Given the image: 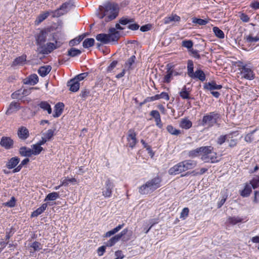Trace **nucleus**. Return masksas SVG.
I'll use <instances>...</instances> for the list:
<instances>
[{
  "mask_svg": "<svg viewBox=\"0 0 259 259\" xmlns=\"http://www.w3.org/2000/svg\"><path fill=\"white\" fill-rule=\"evenodd\" d=\"M128 232L127 228L123 229L119 234L115 235L111 238L107 242H106V246L111 247L116 243L123 236H124Z\"/></svg>",
  "mask_w": 259,
  "mask_h": 259,
  "instance_id": "9d476101",
  "label": "nucleus"
},
{
  "mask_svg": "<svg viewBox=\"0 0 259 259\" xmlns=\"http://www.w3.org/2000/svg\"><path fill=\"white\" fill-rule=\"evenodd\" d=\"M96 39L103 44H107L112 41L108 34L100 33L96 35Z\"/></svg>",
  "mask_w": 259,
  "mask_h": 259,
  "instance_id": "aec40b11",
  "label": "nucleus"
},
{
  "mask_svg": "<svg viewBox=\"0 0 259 259\" xmlns=\"http://www.w3.org/2000/svg\"><path fill=\"white\" fill-rule=\"evenodd\" d=\"M228 198V194L226 193L223 194L222 195V199L218 203V208H221L226 202L227 199Z\"/></svg>",
  "mask_w": 259,
  "mask_h": 259,
  "instance_id": "13d9d810",
  "label": "nucleus"
},
{
  "mask_svg": "<svg viewBox=\"0 0 259 259\" xmlns=\"http://www.w3.org/2000/svg\"><path fill=\"white\" fill-rule=\"evenodd\" d=\"M13 144V140L11 138L8 137H3L0 142L1 146L6 149L12 148Z\"/></svg>",
  "mask_w": 259,
  "mask_h": 259,
  "instance_id": "4468645a",
  "label": "nucleus"
},
{
  "mask_svg": "<svg viewBox=\"0 0 259 259\" xmlns=\"http://www.w3.org/2000/svg\"><path fill=\"white\" fill-rule=\"evenodd\" d=\"M220 118V115L215 112H211L203 116L201 122V125L207 127L213 126Z\"/></svg>",
  "mask_w": 259,
  "mask_h": 259,
  "instance_id": "423d86ee",
  "label": "nucleus"
},
{
  "mask_svg": "<svg viewBox=\"0 0 259 259\" xmlns=\"http://www.w3.org/2000/svg\"><path fill=\"white\" fill-rule=\"evenodd\" d=\"M109 33L108 34L110 36V39L112 42H116L120 37L119 32L116 30L114 27L110 28L109 29Z\"/></svg>",
  "mask_w": 259,
  "mask_h": 259,
  "instance_id": "5701e85b",
  "label": "nucleus"
},
{
  "mask_svg": "<svg viewBox=\"0 0 259 259\" xmlns=\"http://www.w3.org/2000/svg\"><path fill=\"white\" fill-rule=\"evenodd\" d=\"M250 7L254 10L259 9V2H258V1L252 2L250 5Z\"/></svg>",
  "mask_w": 259,
  "mask_h": 259,
  "instance_id": "774afa93",
  "label": "nucleus"
},
{
  "mask_svg": "<svg viewBox=\"0 0 259 259\" xmlns=\"http://www.w3.org/2000/svg\"><path fill=\"white\" fill-rule=\"evenodd\" d=\"M64 107V105L63 103L59 102L55 106L54 114L53 117L55 118L59 117L62 113Z\"/></svg>",
  "mask_w": 259,
  "mask_h": 259,
  "instance_id": "b1692460",
  "label": "nucleus"
},
{
  "mask_svg": "<svg viewBox=\"0 0 259 259\" xmlns=\"http://www.w3.org/2000/svg\"><path fill=\"white\" fill-rule=\"evenodd\" d=\"M250 184L253 189L257 188L259 186V177L254 178L250 181Z\"/></svg>",
  "mask_w": 259,
  "mask_h": 259,
  "instance_id": "bf43d9fd",
  "label": "nucleus"
},
{
  "mask_svg": "<svg viewBox=\"0 0 259 259\" xmlns=\"http://www.w3.org/2000/svg\"><path fill=\"white\" fill-rule=\"evenodd\" d=\"M81 53V51L74 48H72L68 51V55L72 57L79 56Z\"/></svg>",
  "mask_w": 259,
  "mask_h": 259,
  "instance_id": "a18cd8bd",
  "label": "nucleus"
},
{
  "mask_svg": "<svg viewBox=\"0 0 259 259\" xmlns=\"http://www.w3.org/2000/svg\"><path fill=\"white\" fill-rule=\"evenodd\" d=\"M22 89L18 90L11 95V98L13 99H18L21 100L23 98V96L22 94Z\"/></svg>",
  "mask_w": 259,
  "mask_h": 259,
  "instance_id": "c03bdc74",
  "label": "nucleus"
},
{
  "mask_svg": "<svg viewBox=\"0 0 259 259\" xmlns=\"http://www.w3.org/2000/svg\"><path fill=\"white\" fill-rule=\"evenodd\" d=\"M47 33L45 30H41L36 36V44L38 47L45 44L47 40Z\"/></svg>",
  "mask_w": 259,
  "mask_h": 259,
  "instance_id": "f8f14e48",
  "label": "nucleus"
},
{
  "mask_svg": "<svg viewBox=\"0 0 259 259\" xmlns=\"http://www.w3.org/2000/svg\"><path fill=\"white\" fill-rule=\"evenodd\" d=\"M213 147L211 146L199 147V152L202 154L201 159L205 162L215 163L219 161L217 159V153L213 152Z\"/></svg>",
  "mask_w": 259,
  "mask_h": 259,
  "instance_id": "39448f33",
  "label": "nucleus"
},
{
  "mask_svg": "<svg viewBox=\"0 0 259 259\" xmlns=\"http://www.w3.org/2000/svg\"><path fill=\"white\" fill-rule=\"evenodd\" d=\"M191 91V89L187 88L186 85H184L179 92L180 96L184 100L193 99L190 96Z\"/></svg>",
  "mask_w": 259,
  "mask_h": 259,
  "instance_id": "a211bd4d",
  "label": "nucleus"
},
{
  "mask_svg": "<svg viewBox=\"0 0 259 259\" xmlns=\"http://www.w3.org/2000/svg\"><path fill=\"white\" fill-rule=\"evenodd\" d=\"M200 154V152H199V148H197L195 149L191 150L189 152V156L191 157H195L199 155Z\"/></svg>",
  "mask_w": 259,
  "mask_h": 259,
  "instance_id": "680f3d73",
  "label": "nucleus"
},
{
  "mask_svg": "<svg viewBox=\"0 0 259 259\" xmlns=\"http://www.w3.org/2000/svg\"><path fill=\"white\" fill-rule=\"evenodd\" d=\"M244 140L247 143H251L259 141V128H256L244 137Z\"/></svg>",
  "mask_w": 259,
  "mask_h": 259,
  "instance_id": "1a4fd4ad",
  "label": "nucleus"
},
{
  "mask_svg": "<svg viewBox=\"0 0 259 259\" xmlns=\"http://www.w3.org/2000/svg\"><path fill=\"white\" fill-rule=\"evenodd\" d=\"M59 197V194L57 192H52L48 194L45 199V201H53Z\"/></svg>",
  "mask_w": 259,
  "mask_h": 259,
  "instance_id": "ea45409f",
  "label": "nucleus"
},
{
  "mask_svg": "<svg viewBox=\"0 0 259 259\" xmlns=\"http://www.w3.org/2000/svg\"><path fill=\"white\" fill-rule=\"evenodd\" d=\"M222 85L221 84H217L214 81H212L208 82H206L204 84L203 88L204 90L210 91V92L213 90H219L222 88Z\"/></svg>",
  "mask_w": 259,
  "mask_h": 259,
  "instance_id": "2eb2a0df",
  "label": "nucleus"
},
{
  "mask_svg": "<svg viewBox=\"0 0 259 259\" xmlns=\"http://www.w3.org/2000/svg\"><path fill=\"white\" fill-rule=\"evenodd\" d=\"M84 35H79L77 37L71 40L70 41V45L75 46V45H78L82 40V39L84 38Z\"/></svg>",
  "mask_w": 259,
  "mask_h": 259,
  "instance_id": "603ef678",
  "label": "nucleus"
},
{
  "mask_svg": "<svg viewBox=\"0 0 259 259\" xmlns=\"http://www.w3.org/2000/svg\"><path fill=\"white\" fill-rule=\"evenodd\" d=\"M21 109L20 104L15 101L12 102L9 105L6 112V114L7 115H11L14 112H16Z\"/></svg>",
  "mask_w": 259,
  "mask_h": 259,
  "instance_id": "dca6fc26",
  "label": "nucleus"
},
{
  "mask_svg": "<svg viewBox=\"0 0 259 259\" xmlns=\"http://www.w3.org/2000/svg\"><path fill=\"white\" fill-rule=\"evenodd\" d=\"M15 198L12 197L10 200L6 203V205L10 207H14L15 205Z\"/></svg>",
  "mask_w": 259,
  "mask_h": 259,
  "instance_id": "69168bd1",
  "label": "nucleus"
},
{
  "mask_svg": "<svg viewBox=\"0 0 259 259\" xmlns=\"http://www.w3.org/2000/svg\"><path fill=\"white\" fill-rule=\"evenodd\" d=\"M89 73L88 72H84L78 74L74 78L78 82L79 81L83 80L86 77L88 76Z\"/></svg>",
  "mask_w": 259,
  "mask_h": 259,
  "instance_id": "052dcab7",
  "label": "nucleus"
},
{
  "mask_svg": "<svg viewBox=\"0 0 259 259\" xmlns=\"http://www.w3.org/2000/svg\"><path fill=\"white\" fill-rule=\"evenodd\" d=\"M243 219L239 217H229L226 220V224L227 226L229 225H235L243 221Z\"/></svg>",
  "mask_w": 259,
  "mask_h": 259,
  "instance_id": "393cba45",
  "label": "nucleus"
},
{
  "mask_svg": "<svg viewBox=\"0 0 259 259\" xmlns=\"http://www.w3.org/2000/svg\"><path fill=\"white\" fill-rule=\"evenodd\" d=\"M134 22V20L131 18H128L126 17H122L119 20V24L125 25L126 24H129L131 23H133Z\"/></svg>",
  "mask_w": 259,
  "mask_h": 259,
  "instance_id": "864d4df0",
  "label": "nucleus"
},
{
  "mask_svg": "<svg viewBox=\"0 0 259 259\" xmlns=\"http://www.w3.org/2000/svg\"><path fill=\"white\" fill-rule=\"evenodd\" d=\"M31 147V151L32 152V155H38L43 150V148L37 143L36 144L32 145Z\"/></svg>",
  "mask_w": 259,
  "mask_h": 259,
  "instance_id": "e433bc0d",
  "label": "nucleus"
},
{
  "mask_svg": "<svg viewBox=\"0 0 259 259\" xmlns=\"http://www.w3.org/2000/svg\"><path fill=\"white\" fill-rule=\"evenodd\" d=\"M58 48V47L53 42H48L46 44H42L37 47L36 51L38 54L48 55L51 53L54 50Z\"/></svg>",
  "mask_w": 259,
  "mask_h": 259,
  "instance_id": "0eeeda50",
  "label": "nucleus"
},
{
  "mask_svg": "<svg viewBox=\"0 0 259 259\" xmlns=\"http://www.w3.org/2000/svg\"><path fill=\"white\" fill-rule=\"evenodd\" d=\"M136 56L135 55L132 56L125 63L124 68L126 71H131L134 69V67L133 65L135 62Z\"/></svg>",
  "mask_w": 259,
  "mask_h": 259,
  "instance_id": "bb28decb",
  "label": "nucleus"
},
{
  "mask_svg": "<svg viewBox=\"0 0 259 259\" xmlns=\"http://www.w3.org/2000/svg\"><path fill=\"white\" fill-rule=\"evenodd\" d=\"M51 69L49 65L41 66L38 70V73L41 76L45 77L51 71Z\"/></svg>",
  "mask_w": 259,
  "mask_h": 259,
  "instance_id": "7c9ffc66",
  "label": "nucleus"
},
{
  "mask_svg": "<svg viewBox=\"0 0 259 259\" xmlns=\"http://www.w3.org/2000/svg\"><path fill=\"white\" fill-rule=\"evenodd\" d=\"M187 74L189 77L192 75L194 72V64L193 62L191 60H188L187 61Z\"/></svg>",
  "mask_w": 259,
  "mask_h": 259,
  "instance_id": "37998d69",
  "label": "nucleus"
},
{
  "mask_svg": "<svg viewBox=\"0 0 259 259\" xmlns=\"http://www.w3.org/2000/svg\"><path fill=\"white\" fill-rule=\"evenodd\" d=\"M192 125V122L187 119H182L180 123V126L185 129H189Z\"/></svg>",
  "mask_w": 259,
  "mask_h": 259,
  "instance_id": "4c0bfd02",
  "label": "nucleus"
},
{
  "mask_svg": "<svg viewBox=\"0 0 259 259\" xmlns=\"http://www.w3.org/2000/svg\"><path fill=\"white\" fill-rule=\"evenodd\" d=\"M152 25L150 24L143 25L140 28V30L142 32H146L151 29Z\"/></svg>",
  "mask_w": 259,
  "mask_h": 259,
  "instance_id": "338daca9",
  "label": "nucleus"
},
{
  "mask_svg": "<svg viewBox=\"0 0 259 259\" xmlns=\"http://www.w3.org/2000/svg\"><path fill=\"white\" fill-rule=\"evenodd\" d=\"M19 153L21 156L25 157L31 156L32 153L31 149L27 148L26 147H22L19 149Z\"/></svg>",
  "mask_w": 259,
  "mask_h": 259,
  "instance_id": "473e14b6",
  "label": "nucleus"
},
{
  "mask_svg": "<svg viewBox=\"0 0 259 259\" xmlns=\"http://www.w3.org/2000/svg\"><path fill=\"white\" fill-rule=\"evenodd\" d=\"M73 6V5L71 2L63 3L59 8L53 12V17H59L67 13Z\"/></svg>",
  "mask_w": 259,
  "mask_h": 259,
  "instance_id": "6e6552de",
  "label": "nucleus"
},
{
  "mask_svg": "<svg viewBox=\"0 0 259 259\" xmlns=\"http://www.w3.org/2000/svg\"><path fill=\"white\" fill-rule=\"evenodd\" d=\"M180 17L177 15H171L169 16L166 17L163 19L164 23L165 24H169L172 22H179Z\"/></svg>",
  "mask_w": 259,
  "mask_h": 259,
  "instance_id": "c756f323",
  "label": "nucleus"
},
{
  "mask_svg": "<svg viewBox=\"0 0 259 259\" xmlns=\"http://www.w3.org/2000/svg\"><path fill=\"white\" fill-rule=\"evenodd\" d=\"M197 165V162L193 160H185L177 163L168 170L170 175H177L187 170L194 168Z\"/></svg>",
  "mask_w": 259,
  "mask_h": 259,
  "instance_id": "20e7f679",
  "label": "nucleus"
},
{
  "mask_svg": "<svg viewBox=\"0 0 259 259\" xmlns=\"http://www.w3.org/2000/svg\"><path fill=\"white\" fill-rule=\"evenodd\" d=\"M189 212V209L187 207H185L183 208L181 213V218L185 219L188 215Z\"/></svg>",
  "mask_w": 259,
  "mask_h": 259,
  "instance_id": "0e129e2a",
  "label": "nucleus"
},
{
  "mask_svg": "<svg viewBox=\"0 0 259 259\" xmlns=\"http://www.w3.org/2000/svg\"><path fill=\"white\" fill-rule=\"evenodd\" d=\"M192 22L195 24V25L198 26L205 25L208 23V20L206 19H202L200 18H197L196 17H193L192 19Z\"/></svg>",
  "mask_w": 259,
  "mask_h": 259,
  "instance_id": "c9c22d12",
  "label": "nucleus"
},
{
  "mask_svg": "<svg viewBox=\"0 0 259 259\" xmlns=\"http://www.w3.org/2000/svg\"><path fill=\"white\" fill-rule=\"evenodd\" d=\"M47 206V203L42 204L40 207L37 208L35 211H34L32 213L31 217H36L39 214H41L46 209Z\"/></svg>",
  "mask_w": 259,
  "mask_h": 259,
  "instance_id": "2f4dec72",
  "label": "nucleus"
},
{
  "mask_svg": "<svg viewBox=\"0 0 259 259\" xmlns=\"http://www.w3.org/2000/svg\"><path fill=\"white\" fill-rule=\"evenodd\" d=\"M162 178L159 176L149 180L139 188V192L142 195L153 192L161 186Z\"/></svg>",
  "mask_w": 259,
  "mask_h": 259,
  "instance_id": "f03ea898",
  "label": "nucleus"
},
{
  "mask_svg": "<svg viewBox=\"0 0 259 259\" xmlns=\"http://www.w3.org/2000/svg\"><path fill=\"white\" fill-rule=\"evenodd\" d=\"M20 162V158L18 157H14L10 158L6 164V166L9 169L15 168Z\"/></svg>",
  "mask_w": 259,
  "mask_h": 259,
  "instance_id": "cd10ccee",
  "label": "nucleus"
},
{
  "mask_svg": "<svg viewBox=\"0 0 259 259\" xmlns=\"http://www.w3.org/2000/svg\"><path fill=\"white\" fill-rule=\"evenodd\" d=\"M26 61V56L22 55L18 57H17L13 62L12 66L14 67L16 66H21L24 64Z\"/></svg>",
  "mask_w": 259,
  "mask_h": 259,
  "instance_id": "c85d7f7f",
  "label": "nucleus"
},
{
  "mask_svg": "<svg viewBox=\"0 0 259 259\" xmlns=\"http://www.w3.org/2000/svg\"><path fill=\"white\" fill-rule=\"evenodd\" d=\"M95 40L93 38H86L82 43V46L84 48H89L94 45Z\"/></svg>",
  "mask_w": 259,
  "mask_h": 259,
  "instance_id": "79ce46f5",
  "label": "nucleus"
},
{
  "mask_svg": "<svg viewBox=\"0 0 259 259\" xmlns=\"http://www.w3.org/2000/svg\"><path fill=\"white\" fill-rule=\"evenodd\" d=\"M38 81V77L35 74H31L24 80V83L25 84L35 85Z\"/></svg>",
  "mask_w": 259,
  "mask_h": 259,
  "instance_id": "4be33fe9",
  "label": "nucleus"
},
{
  "mask_svg": "<svg viewBox=\"0 0 259 259\" xmlns=\"http://www.w3.org/2000/svg\"><path fill=\"white\" fill-rule=\"evenodd\" d=\"M113 187V184L109 179H107L105 182L104 187L102 189L103 195L105 197H110L112 193Z\"/></svg>",
  "mask_w": 259,
  "mask_h": 259,
  "instance_id": "9b49d317",
  "label": "nucleus"
},
{
  "mask_svg": "<svg viewBox=\"0 0 259 259\" xmlns=\"http://www.w3.org/2000/svg\"><path fill=\"white\" fill-rule=\"evenodd\" d=\"M67 86L69 87L70 91L76 92L79 89L80 83L74 78H73L67 82Z\"/></svg>",
  "mask_w": 259,
  "mask_h": 259,
  "instance_id": "412c9836",
  "label": "nucleus"
},
{
  "mask_svg": "<svg viewBox=\"0 0 259 259\" xmlns=\"http://www.w3.org/2000/svg\"><path fill=\"white\" fill-rule=\"evenodd\" d=\"M49 16V12H46L43 14L39 15L35 21V24L38 25L44 20H45Z\"/></svg>",
  "mask_w": 259,
  "mask_h": 259,
  "instance_id": "a19ab883",
  "label": "nucleus"
},
{
  "mask_svg": "<svg viewBox=\"0 0 259 259\" xmlns=\"http://www.w3.org/2000/svg\"><path fill=\"white\" fill-rule=\"evenodd\" d=\"M166 73V74L163 78V82L164 83H168L171 81L172 78V76L168 69L167 70Z\"/></svg>",
  "mask_w": 259,
  "mask_h": 259,
  "instance_id": "4d7b16f0",
  "label": "nucleus"
},
{
  "mask_svg": "<svg viewBox=\"0 0 259 259\" xmlns=\"http://www.w3.org/2000/svg\"><path fill=\"white\" fill-rule=\"evenodd\" d=\"M17 135L19 139L25 140L27 139L29 136V131L26 127L21 126L18 128Z\"/></svg>",
  "mask_w": 259,
  "mask_h": 259,
  "instance_id": "6ab92c4d",
  "label": "nucleus"
},
{
  "mask_svg": "<svg viewBox=\"0 0 259 259\" xmlns=\"http://www.w3.org/2000/svg\"><path fill=\"white\" fill-rule=\"evenodd\" d=\"M55 129L48 130L46 132L42 134V136L48 140H50L54 135Z\"/></svg>",
  "mask_w": 259,
  "mask_h": 259,
  "instance_id": "de8ad7c7",
  "label": "nucleus"
},
{
  "mask_svg": "<svg viewBox=\"0 0 259 259\" xmlns=\"http://www.w3.org/2000/svg\"><path fill=\"white\" fill-rule=\"evenodd\" d=\"M150 115L152 116L156 122H160V115L157 110H152L150 112Z\"/></svg>",
  "mask_w": 259,
  "mask_h": 259,
  "instance_id": "3c124183",
  "label": "nucleus"
},
{
  "mask_svg": "<svg viewBox=\"0 0 259 259\" xmlns=\"http://www.w3.org/2000/svg\"><path fill=\"white\" fill-rule=\"evenodd\" d=\"M39 107L44 111H47L48 113H52V108L50 104L47 101H41L38 104Z\"/></svg>",
  "mask_w": 259,
  "mask_h": 259,
  "instance_id": "72a5a7b5",
  "label": "nucleus"
},
{
  "mask_svg": "<svg viewBox=\"0 0 259 259\" xmlns=\"http://www.w3.org/2000/svg\"><path fill=\"white\" fill-rule=\"evenodd\" d=\"M213 32L214 35L220 39H223L225 37V34L224 32L221 30L219 27L215 26L212 28Z\"/></svg>",
  "mask_w": 259,
  "mask_h": 259,
  "instance_id": "58836bf2",
  "label": "nucleus"
},
{
  "mask_svg": "<svg viewBox=\"0 0 259 259\" xmlns=\"http://www.w3.org/2000/svg\"><path fill=\"white\" fill-rule=\"evenodd\" d=\"M230 136V135H226L220 136L217 139V144L220 145H222L226 140L229 141V139L231 138Z\"/></svg>",
  "mask_w": 259,
  "mask_h": 259,
  "instance_id": "8fccbe9b",
  "label": "nucleus"
},
{
  "mask_svg": "<svg viewBox=\"0 0 259 259\" xmlns=\"http://www.w3.org/2000/svg\"><path fill=\"white\" fill-rule=\"evenodd\" d=\"M182 46L190 50L192 49L193 46V41L191 40H185L182 41Z\"/></svg>",
  "mask_w": 259,
  "mask_h": 259,
  "instance_id": "5fc2aeb1",
  "label": "nucleus"
},
{
  "mask_svg": "<svg viewBox=\"0 0 259 259\" xmlns=\"http://www.w3.org/2000/svg\"><path fill=\"white\" fill-rule=\"evenodd\" d=\"M251 192V187L249 185H246L244 189L241 192V195L243 197H248Z\"/></svg>",
  "mask_w": 259,
  "mask_h": 259,
  "instance_id": "49530a36",
  "label": "nucleus"
},
{
  "mask_svg": "<svg viewBox=\"0 0 259 259\" xmlns=\"http://www.w3.org/2000/svg\"><path fill=\"white\" fill-rule=\"evenodd\" d=\"M30 246L32 248L34 251H39L41 249V244L40 242L37 241L33 242Z\"/></svg>",
  "mask_w": 259,
  "mask_h": 259,
  "instance_id": "6e6d98bb",
  "label": "nucleus"
},
{
  "mask_svg": "<svg viewBox=\"0 0 259 259\" xmlns=\"http://www.w3.org/2000/svg\"><path fill=\"white\" fill-rule=\"evenodd\" d=\"M236 65L238 67L239 73L242 78L252 80L255 78V73L253 71L252 64L249 62H244L242 61L236 62Z\"/></svg>",
  "mask_w": 259,
  "mask_h": 259,
  "instance_id": "7ed1b4c3",
  "label": "nucleus"
},
{
  "mask_svg": "<svg viewBox=\"0 0 259 259\" xmlns=\"http://www.w3.org/2000/svg\"><path fill=\"white\" fill-rule=\"evenodd\" d=\"M124 226V224L118 225L117 226H116L115 228H114L112 230L106 232V233L105 235V237H109L111 236L112 235L115 234V233L118 232L119 230H120Z\"/></svg>",
  "mask_w": 259,
  "mask_h": 259,
  "instance_id": "f704fd0d",
  "label": "nucleus"
},
{
  "mask_svg": "<svg viewBox=\"0 0 259 259\" xmlns=\"http://www.w3.org/2000/svg\"><path fill=\"white\" fill-rule=\"evenodd\" d=\"M167 132L172 135H178L181 133V131L177 130L171 125H168L166 127Z\"/></svg>",
  "mask_w": 259,
  "mask_h": 259,
  "instance_id": "09e8293b",
  "label": "nucleus"
},
{
  "mask_svg": "<svg viewBox=\"0 0 259 259\" xmlns=\"http://www.w3.org/2000/svg\"><path fill=\"white\" fill-rule=\"evenodd\" d=\"M127 140L129 147L133 148L137 143L136 134L133 130L128 131Z\"/></svg>",
  "mask_w": 259,
  "mask_h": 259,
  "instance_id": "ddd939ff",
  "label": "nucleus"
},
{
  "mask_svg": "<svg viewBox=\"0 0 259 259\" xmlns=\"http://www.w3.org/2000/svg\"><path fill=\"white\" fill-rule=\"evenodd\" d=\"M118 62L117 61H112L107 68V71L108 72H111L113 69L116 66Z\"/></svg>",
  "mask_w": 259,
  "mask_h": 259,
  "instance_id": "e2e57ef3",
  "label": "nucleus"
},
{
  "mask_svg": "<svg viewBox=\"0 0 259 259\" xmlns=\"http://www.w3.org/2000/svg\"><path fill=\"white\" fill-rule=\"evenodd\" d=\"M192 79H198L201 81H204L206 79V75L204 71L200 69H197L195 72H193L190 76Z\"/></svg>",
  "mask_w": 259,
  "mask_h": 259,
  "instance_id": "f3484780",
  "label": "nucleus"
},
{
  "mask_svg": "<svg viewBox=\"0 0 259 259\" xmlns=\"http://www.w3.org/2000/svg\"><path fill=\"white\" fill-rule=\"evenodd\" d=\"M119 13L118 5L114 3H106L100 6L96 12L97 17L108 22L115 19Z\"/></svg>",
  "mask_w": 259,
  "mask_h": 259,
  "instance_id": "f257e3e1",
  "label": "nucleus"
},
{
  "mask_svg": "<svg viewBox=\"0 0 259 259\" xmlns=\"http://www.w3.org/2000/svg\"><path fill=\"white\" fill-rule=\"evenodd\" d=\"M245 41L250 44L259 41V30H257V33L256 35L253 36L252 33H250L248 35L244 36ZM259 46V45H258Z\"/></svg>",
  "mask_w": 259,
  "mask_h": 259,
  "instance_id": "a878e982",
  "label": "nucleus"
}]
</instances>
